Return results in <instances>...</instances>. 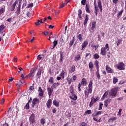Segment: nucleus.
Segmentation results:
<instances>
[{
  "label": "nucleus",
  "instance_id": "1",
  "mask_svg": "<svg viewBox=\"0 0 126 126\" xmlns=\"http://www.w3.org/2000/svg\"><path fill=\"white\" fill-rule=\"evenodd\" d=\"M97 4L98 6L96 4V0H94V13L97 16V14L98 12H99V9L100 11V12H102L103 10V6H102V1H101V0H98L97 1Z\"/></svg>",
  "mask_w": 126,
  "mask_h": 126
},
{
  "label": "nucleus",
  "instance_id": "2",
  "mask_svg": "<svg viewBox=\"0 0 126 126\" xmlns=\"http://www.w3.org/2000/svg\"><path fill=\"white\" fill-rule=\"evenodd\" d=\"M92 85H93V81L92 80H90L88 85V89L86 88L84 91L86 98H88L89 94H91V93H92V91L93 90V87Z\"/></svg>",
  "mask_w": 126,
  "mask_h": 126
},
{
  "label": "nucleus",
  "instance_id": "3",
  "mask_svg": "<svg viewBox=\"0 0 126 126\" xmlns=\"http://www.w3.org/2000/svg\"><path fill=\"white\" fill-rule=\"evenodd\" d=\"M37 70V67H35L32 68L30 73L26 76L24 78H30V77H33L35 75V72Z\"/></svg>",
  "mask_w": 126,
  "mask_h": 126
},
{
  "label": "nucleus",
  "instance_id": "4",
  "mask_svg": "<svg viewBox=\"0 0 126 126\" xmlns=\"http://www.w3.org/2000/svg\"><path fill=\"white\" fill-rule=\"evenodd\" d=\"M35 115L34 113H32L31 117L29 118V121H30V124L32 125V126H35V124H36V120H35Z\"/></svg>",
  "mask_w": 126,
  "mask_h": 126
},
{
  "label": "nucleus",
  "instance_id": "5",
  "mask_svg": "<svg viewBox=\"0 0 126 126\" xmlns=\"http://www.w3.org/2000/svg\"><path fill=\"white\" fill-rule=\"evenodd\" d=\"M117 92H118V88H114L112 89L109 92V95L111 96V98H115L116 95H117Z\"/></svg>",
  "mask_w": 126,
  "mask_h": 126
},
{
  "label": "nucleus",
  "instance_id": "6",
  "mask_svg": "<svg viewBox=\"0 0 126 126\" xmlns=\"http://www.w3.org/2000/svg\"><path fill=\"white\" fill-rule=\"evenodd\" d=\"M117 69L119 70H125L126 69V65L123 62L118 63L117 65Z\"/></svg>",
  "mask_w": 126,
  "mask_h": 126
},
{
  "label": "nucleus",
  "instance_id": "7",
  "mask_svg": "<svg viewBox=\"0 0 126 126\" xmlns=\"http://www.w3.org/2000/svg\"><path fill=\"white\" fill-rule=\"evenodd\" d=\"M39 103H40V100H39V99H38L37 98H33L32 101V108H34V107H35V105H37V104H39Z\"/></svg>",
  "mask_w": 126,
  "mask_h": 126
},
{
  "label": "nucleus",
  "instance_id": "8",
  "mask_svg": "<svg viewBox=\"0 0 126 126\" xmlns=\"http://www.w3.org/2000/svg\"><path fill=\"white\" fill-rule=\"evenodd\" d=\"M4 12H5V6L3 5L0 8V17L3 15Z\"/></svg>",
  "mask_w": 126,
  "mask_h": 126
},
{
  "label": "nucleus",
  "instance_id": "9",
  "mask_svg": "<svg viewBox=\"0 0 126 126\" xmlns=\"http://www.w3.org/2000/svg\"><path fill=\"white\" fill-rule=\"evenodd\" d=\"M106 67V70L108 73H113L114 72V70L112 69L109 65H107L105 66Z\"/></svg>",
  "mask_w": 126,
  "mask_h": 126
},
{
  "label": "nucleus",
  "instance_id": "10",
  "mask_svg": "<svg viewBox=\"0 0 126 126\" xmlns=\"http://www.w3.org/2000/svg\"><path fill=\"white\" fill-rule=\"evenodd\" d=\"M111 102H112V99L111 98L105 100L104 104L105 107L107 108L108 107V104H110Z\"/></svg>",
  "mask_w": 126,
  "mask_h": 126
},
{
  "label": "nucleus",
  "instance_id": "11",
  "mask_svg": "<svg viewBox=\"0 0 126 126\" xmlns=\"http://www.w3.org/2000/svg\"><path fill=\"white\" fill-rule=\"evenodd\" d=\"M96 29V22L94 21L92 22V26L91 28V32H94V30Z\"/></svg>",
  "mask_w": 126,
  "mask_h": 126
},
{
  "label": "nucleus",
  "instance_id": "12",
  "mask_svg": "<svg viewBox=\"0 0 126 126\" xmlns=\"http://www.w3.org/2000/svg\"><path fill=\"white\" fill-rule=\"evenodd\" d=\"M75 71V66L73 65L72 66H70L69 69V73H73Z\"/></svg>",
  "mask_w": 126,
  "mask_h": 126
},
{
  "label": "nucleus",
  "instance_id": "13",
  "mask_svg": "<svg viewBox=\"0 0 126 126\" xmlns=\"http://www.w3.org/2000/svg\"><path fill=\"white\" fill-rule=\"evenodd\" d=\"M47 107L48 109H50L52 107V99H49L46 103Z\"/></svg>",
  "mask_w": 126,
  "mask_h": 126
},
{
  "label": "nucleus",
  "instance_id": "14",
  "mask_svg": "<svg viewBox=\"0 0 126 126\" xmlns=\"http://www.w3.org/2000/svg\"><path fill=\"white\" fill-rule=\"evenodd\" d=\"M87 45H88V41H85L82 43L81 50L83 51L85 48H86V47H87Z\"/></svg>",
  "mask_w": 126,
  "mask_h": 126
},
{
  "label": "nucleus",
  "instance_id": "15",
  "mask_svg": "<svg viewBox=\"0 0 126 126\" xmlns=\"http://www.w3.org/2000/svg\"><path fill=\"white\" fill-rule=\"evenodd\" d=\"M88 19H89L88 15L86 14L85 20H84V25L85 28H86L87 22H88Z\"/></svg>",
  "mask_w": 126,
  "mask_h": 126
},
{
  "label": "nucleus",
  "instance_id": "16",
  "mask_svg": "<svg viewBox=\"0 0 126 126\" xmlns=\"http://www.w3.org/2000/svg\"><path fill=\"white\" fill-rule=\"evenodd\" d=\"M45 57H46V55L41 54L37 56V59L39 60H43V59H45Z\"/></svg>",
  "mask_w": 126,
  "mask_h": 126
},
{
  "label": "nucleus",
  "instance_id": "17",
  "mask_svg": "<svg viewBox=\"0 0 126 126\" xmlns=\"http://www.w3.org/2000/svg\"><path fill=\"white\" fill-rule=\"evenodd\" d=\"M54 92V90H53L52 88H47V92L48 93V95L50 97V96H51V95H52V94L53 93V92Z\"/></svg>",
  "mask_w": 126,
  "mask_h": 126
},
{
  "label": "nucleus",
  "instance_id": "18",
  "mask_svg": "<svg viewBox=\"0 0 126 126\" xmlns=\"http://www.w3.org/2000/svg\"><path fill=\"white\" fill-rule=\"evenodd\" d=\"M115 121H117V117L112 116L108 120V123H112L113 122H115Z\"/></svg>",
  "mask_w": 126,
  "mask_h": 126
},
{
  "label": "nucleus",
  "instance_id": "19",
  "mask_svg": "<svg viewBox=\"0 0 126 126\" xmlns=\"http://www.w3.org/2000/svg\"><path fill=\"white\" fill-rule=\"evenodd\" d=\"M17 4V0H16L13 4L12 5V6H11V8H10V10L11 11H13V10H14V9H15V7L16 6V4Z\"/></svg>",
  "mask_w": 126,
  "mask_h": 126
},
{
  "label": "nucleus",
  "instance_id": "20",
  "mask_svg": "<svg viewBox=\"0 0 126 126\" xmlns=\"http://www.w3.org/2000/svg\"><path fill=\"white\" fill-rule=\"evenodd\" d=\"M63 61V52H60V59L59 60L60 63H62Z\"/></svg>",
  "mask_w": 126,
  "mask_h": 126
},
{
  "label": "nucleus",
  "instance_id": "21",
  "mask_svg": "<svg viewBox=\"0 0 126 126\" xmlns=\"http://www.w3.org/2000/svg\"><path fill=\"white\" fill-rule=\"evenodd\" d=\"M108 94H109V92L108 91L105 92L101 98V100L102 101L103 100H105V99L107 98V96H108Z\"/></svg>",
  "mask_w": 126,
  "mask_h": 126
},
{
  "label": "nucleus",
  "instance_id": "22",
  "mask_svg": "<svg viewBox=\"0 0 126 126\" xmlns=\"http://www.w3.org/2000/svg\"><path fill=\"white\" fill-rule=\"evenodd\" d=\"M100 51V55H102V56L106 55V50H105V48L102 47Z\"/></svg>",
  "mask_w": 126,
  "mask_h": 126
},
{
  "label": "nucleus",
  "instance_id": "23",
  "mask_svg": "<svg viewBox=\"0 0 126 126\" xmlns=\"http://www.w3.org/2000/svg\"><path fill=\"white\" fill-rule=\"evenodd\" d=\"M95 73L97 79H101V75H100V73L99 72V69H96V70L95 71Z\"/></svg>",
  "mask_w": 126,
  "mask_h": 126
},
{
  "label": "nucleus",
  "instance_id": "24",
  "mask_svg": "<svg viewBox=\"0 0 126 126\" xmlns=\"http://www.w3.org/2000/svg\"><path fill=\"white\" fill-rule=\"evenodd\" d=\"M70 98L72 99V100H76L77 99V96L74 94H71V95H70Z\"/></svg>",
  "mask_w": 126,
  "mask_h": 126
},
{
  "label": "nucleus",
  "instance_id": "25",
  "mask_svg": "<svg viewBox=\"0 0 126 126\" xmlns=\"http://www.w3.org/2000/svg\"><path fill=\"white\" fill-rule=\"evenodd\" d=\"M53 105H54L55 107H59L60 106V102L55 99L53 100Z\"/></svg>",
  "mask_w": 126,
  "mask_h": 126
},
{
  "label": "nucleus",
  "instance_id": "26",
  "mask_svg": "<svg viewBox=\"0 0 126 126\" xmlns=\"http://www.w3.org/2000/svg\"><path fill=\"white\" fill-rule=\"evenodd\" d=\"M81 59V57H80V55H77L75 57L74 61H75V62H78V61H80Z\"/></svg>",
  "mask_w": 126,
  "mask_h": 126
},
{
  "label": "nucleus",
  "instance_id": "27",
  "mask_svg": "<svg viewBox=\"0 0 126 126\" xmlns=\"http://www.w3.org/2000/svg\"><path fill=\"white\" fill-rule=\"evenodd\" d=\"M57 45H58V40H55L53 42V47L50 49H51V50H53V49H55V47L57 46Z\"/></svg>",
  "mask_w": 126,
  "mask_h": 126
},
{
  "label": "nucleus",
  "instance_id": "28",
  "mask_svg": "<svg viewBox=\"0 0 126 126\" xmlns=\"http://www.w3.org/2000/svg\"><path fill=\"white\" fill-rule=\"evenodd\" d=\"M42 73V70L41 69H38L37 70V72L36 73V75L38 76V78L40 77L41 76V74Z\"/></svg>",
  "mask_w": 126,
  "mask_h": 126
},
{
  "label": "nucleus",
  "instance_id": "29",
  "mask_svg": "<svg viewBox=\"0 0 126 126\" xmlns=\"http://www.w3.org/2000/svg\"><path fill=\"white\" fill-rule=\"evenodd\" d=\"M86 11L87 13H90L91 11L89 9V5L88 4H86Z\"/></svg>",
  "mask_w": 126,
  "mask_h": 126
},
{
  "label": "nucleus",
  "instance_id": "30",
  "mask_svg": "<svg viewBox=\"0 0 126 126\" xmlns=\"http://www.w3.org/2000/svg\"><path fill=\"white\" fill-rule=\"evenodd\" d=\"M36 25V26H38V25H40V24L43 23V21H42V19L40 20H37L36 22L34 23Z\"/></svg>",
  "mask_w": 126,
  "mask_h": 126
},
{
  "label": "nucleus",
  "instance_id": "31",
  "mask_svg": "<svg viewBox=\"0 0 126 126\" xmlns=\"http://www.w3.org/2000/svg\"><path fill=\"white\" fill-rule=\"evenodd\" d=\"M101 114H102V111H97L95 114H93L92 117H97V116H99Z\"/></svg>",
  "mask_w": 126,
  "mask_h": 126
},
{
  "label": "nucleus",
  "instance_id": "32",
  "mask_svg": "<svg viewBox=\"0 0 126 126\" xmlns=\"http://www.w3.org/2000/svg\"><path fill=\"white\" fill-rule=\"evenodd\" d=\"M5 28V26L4 25H1L0 26V33H2L3 30Z\"/></svg>",
  "mask_w": 126,
  "mask_h": 126
},
{
  "label": "nucleus",
  "instance_id": "33",
  "mask_svg": "<svg viewBox=\"0 0 126 126\" xmlns=\"http://www.w3.org/2000/svg\"><path fill=\"white\" fill-rule=\"evenodd\" d=\"M94 65L96 67V69H99V62L98 61H94Z\"/></svg>",
  "mask_w": 126,
  "mask_h": 126
},
{
  "label": "nucleus",
  "instance_id": "34",
  "mask_svg": "<svg viewBox=\"0 0 126 126\" xmlns=\"http://www.w3.org/2000/svg\"><path fill=\"white\" fill-rule=\"evenodd\" d=\"M124 12V9H121V11L117 14V17L120 18V17L122 16V14H123V12Z\"/></svg>",
  "mask_w": 126,
  "mask_h": 126
},
{
  "label": "nucleus",
  "instance_id": "35",
  "mask_svg": "<svg viewBox=\"0 0 126 126\" xmlns=\"http://www.w3.org/2000/svg\"><path fill=\"white\" fill-rule=\"evenodd\" d=\"M59 85H60V83H53V84L52 86V88H57V87L59 86Z\"/></svg>",
  "mask_w": 126,
  "mask_h": 126
},
{
  "label": "nucleus",
  "instance_id": "36",
  "mask_svg": "<svg viewBox=\"0 0 126 126\" xmlns=\"http://www.w3.org/2000/svg\"><path fill=\"white\" fill-rule=\"evenodd\" d=\"M48 82L51 84H54V78L53 77H50Z\"/></svg>",
  "mask_w": 126,
  "mask_h": 126
},
{
  "label": "nucleus",
  "instance_id": "37",
  "mask_svg": "<svg viewBox=\"0 0 126 126\" xmlns=\"http://www.w3.org/2000/svg\"><path fill=\"white\" fill-rule=\"evenodd\" d=\"M40 124L42 125V126H44L45 124H46V120L45 119L42 118L40 119Z\"/></svg>",
  "mask_w": 126,
  "mask_h": 126
},
{
  "label": "nucleus",
  "instance_id": "38",
  "mask_svg": "<svg viewBox=\"0 0 126 126\" xmlns=\"http://www.w3.org/2000/svg\"><path fill=\"white\" fill-rule=\"evenodd\" d=\"M81 14H82V11L80 10V9L78 10V15L79 16V18H82V17L81 16Z\"/></svg>",
  "mask_w": 126,
  "mask_h": 126
},
{
  "label": "nucleus",
  "instance_id": "39",
  "mask_svg": "<svg viewBox=\"0 0 126 126\" xmlns=\"http://www.w3.org/2000/svg\"><path fill=\"white\" fill-rule=\"evenodd\" d=\"M82 84L83 86H84V85H86L87 84L86 79L83 78L82 79Z\"/></svg>",
  "mask_w": 126,
  "mask_h": 126
},
{
  "label": "nucleus",
  "instance_id": "40",
  "mask_svg": "<svg viewBox=\"0 0 126 126\" xmlns=\"http://www.w3.org/2000/svg\"><path fill=\"white\" fill-rule=\"evenodd\" d=\"M93 56H94V60H98V59H99V58H100L99 54H98L97 53L94 54Z\"/></svg>",
  "mask_w": 126,
  "mask_h": 126
},
{
  "label": "nucleus",
  "instance_id": "41",
  "mask_svg": "<svg viewBox=\"0 0 126 126\" xmlns=\"http://www.w3.org/2000/svg\"><path fill=\"white\" fill-rule=\"evenodd\" d=\"M118 81H119V79H118L117 77H113V84H116V83H117V82H118Z\"/></svg>",
  "mask_w": 126,
  "mask_h": 126
},
{
  "label": "nucleus",
  "instance_id": "42",
  "mask_svg": "<svg viewBox=\"0 0 126 126\" xmlns=\"http://www.w3.org/2000/svg\"><path fill=\"white\" fill-rule=\"evenodd\" d=\"M64 71L62 70L61 73L60 74V76H61L62 78H64Z\"/></svg>",
  "mask_w": 126,
  "mask_h": 126
},
{
  "label": "nucleus",
  "instance_id": "43",
  "mask_svg": "<svg viewBox=\"0 0 126 126\" xmlns=\"http://www.w3.org/2000/svg\"><path fill=\"white\" fill-rule=\"evenodd\" d=\"M21 7V3H19L18 6L17 7V12H18V13H19V12H20V8Z\"/></svg>",
  "mask_w": 126,
  "mask_h": 126
},
{
  "label": "nucleus",
  "instance_id": "44",
  "mask_svg": "<svg viewBox=\"0 0 126 126\" xmlns=\"http://www.w3.org/2000/svg\"><path fill=\"white\" fill-rule=\"evenodd\" d=\"M70 93L71 94H74V90H73V87L71 86L70 87V90H69Z\"/></svg>",
  "mask_w": 126,
  "mask_h": 126
},
{
  "label": "nucleus",
  "instance_id": "45",
  "mask_svg": "<svg viewBox=\"0 0 126 126\" xmlns=\"http://www.w3.org/2000/svg\"><path fill=\"white\" fill-rule=\"evenodd\" d=\"M77 38H78V39L79 40V41H82V39H83V38H82V34H79L77 36Z\"/></svg>",
  "mask_w": 126,
  "mask_h": 126
},
{
  "label": "nucleus",
  "instance_id": "46",
  "mask_svg": "<svg viewBox=\"0 0 126 126\" xmlns=\"http://www.w3.org/2000/svg\"><path fill=\"white\" fill-rule=\"evenodd\" d=\"M89 68H91V69H92L94 67L93 63L92 62H90L89 64Z\"/></svg>",
  "mask_w": 126,
  "mask_h": 126
},
{
  "label": "nucleus",
  "instance_id": "47",
  "mask_svg": "<svg viewBox=\"0 0 126 126\" xmlns=\"http://www.w3.org/2000/svg\"><path fill=\"white\" fill-rule=\"evenodd\" d=\"M74 37H73V39L71 40L69 42V46H71L72 45H73V43H74Z\"/></svg>",
  "mask_w": 126,
  "mask_h": 126
},
{
  "label": "nucleus",
  "instance_id": "48",
  "mask_svg": "<svg viewBox=\"0 0 126 126\" xmlns=\"http://www.w3.org/2000/svg\"><path fill=\"white\" fill-rule=\"evenodd\" d=\"M105 48V50L106 51H109L110 50V47H109V44H106L105 45V47H103Z\"/></svg>",
  "mask_w": 126,
  "mask_h": 126
},
{
  "label": "nucleus",
  "instance_id": "49",
  "mask_svg": "<svg viewBox=\"0 0 126 126\" xmlns=\"http://www.w3.org/2000/svg\"><path fill=\"white\" fill-rule=\"evenodd\" d=\"M68 2H69V0L66 3H63L62 4H61L59 8H63V6H64V4H67V3H68Z\"/></svg>",
  "mask_w": 126,
  "mask_h": 126
},
{
  "label": "nucleus",
  "instance_id": "50",
  "mask_svg": "<svg viewBox=\"0 0 126 126\" xmlns=\"http://www.w3.org/2000/svg\"><path fill=\"white\" fill-rule=\"evenodd\" d=\"M29 105H30V103H29V102H28L25 106L24 109L28 110V109H29Z\"/></svg>",
  "mask_w": 126,
  "mask_h": 126
},
{
  "label": "nucleus",
  "instance_id": "51",
  "mask_svg": "<svg viewBox=\"0 0 126 126\" xmlns=\"http://www.w3.org/2000/svg\"><path fill=\"white\" fill-rule=\"evenodd\" d=\"M102 107H103V103L100 102L99 103V107H98V110H102Z\"/></svg>",
  "mask_w": 126,
  "mask_h": 126
},
{
  "label": "nucleus",
  "instance_id": "52",
  "mask_svg": "<svg viewBox=\"0 0 126 126\" xmlns=\"http://www.w3.org/2000/svg\"><path fill=\"white\" fill-rule=\"evenodd\" d=\"M91 102L94 104V103L96 102V99L94 97H92Z\"/></svg>",
  "mask_w": 126,
  "mask_h": 126
},
{
  "label": "nucleus",
  "instance_id": "53",
  "mask_svg": "<svg viewBox=\"0 0 126 126\" xmlns=\"http://www.w3.org/2000/svg\"><path fill=\"white\" fill-rule=\"evenodd\" d=\"M80 126H87V124H86V123L83 122L80 124Z\"/></svg>",
  "mask_w": 126,
  "mask_h": 126
},
{
  "label": "nucleus",
  "instance_id": "54",
  "mask_svg": "<svg viewBox=\"0 0 126 126\" xmlns=\"http://www.w3.org/2000/svg\"><path fill=\"white\" fill-rule=\"evenodd\" d=\"M85 114H88V115H90V114H92V111L90 110H87L85 112Z\"/></svg>",
  "mask_w": 126,
  "mask_h": 126
},
{
  "label": "nucleus",
  "instance_id": "55",
  "mask_svg": "<svg viewBox=\"0 0 126 126\" xmlns=\"http://www.w3.org/2000/svg\"><path fill=\"white\" fill-rule=\"evenodd\" d=\"M76 78H77L76 76H75V75L73 76L72 78V82H74V81H75L76 80Z\"/></svg>",
  "mask_w": 126,
  "mask_h": 126
},
{
  "label": "nucleus",
  "instance_id": "56",
  "mask_svg": "<svg viewBox=\"0 0 126 126\" xmlns=\"http://www.w3.org/2000/svg\"><path fill=\"white\" fill-rule=\"evenodd\" d=\"M122 111H123V110L122 109H119V111L118 113V116H122Z\"/></svg>",
  "mask_w": 126,
  "mask_h": 126
},
{
  "label": "nucleus",
  "instance_id": "57",
  "mask_svg": "<svg viewBox=\"0 0 126 126\" xmlns=\"http://www.w3.org/2000/svg\"><path fill=\"white\" fill-rule=\"evenodd\" d=\"M122 39H118V43H117V46H119L122 44Z\"/></svg>",
  "mask_w": 126,
  "mask_h": 126
},
{
  "label": "nucleus",
  "instance_id": "58",
  "mask_svg": "<svg viewBox=\"0 0 126 126\" xmlns=\"http://www.w3.org/2000/svg\"><path fill=\"white\" fill-rule=\"evenodd\" d=\"M81 3L83 5H85V3H86V0H82Z\"/></svg>",
  "mask_w": 126,
  "mask_h": 126
},
{
  "label": "nucleus",
  "instance_id": "59",
  "mask_svg": "<svg viewBox=\"0 0 126 126\" xmlns=\"http://www.w3.org/2000/svg\"><path fill=\"white\" fill-rule=\"evenodd\" d=\"M38 95H39L40 97H43V96H44V92L39 93Z\"/></svg>",
  "mask_w": 126,
  "mask_h": 126
},
{
  "label": "nucleus",
  "instance_id": "60",
  "mask_svg": "<svg viewBox=\"0 0 126 126\" xmlns=\"http://www.w3.org/2000/svg\"><path fill=\"white\" fill-rule=\"evenodd\" d=\"M27 3V2H26V0H25V2H24L23 4L22 8H23V7H25L26 6Z\"/></svg>",
  "mask_w": 126,
  "mask_h": 126
},
{
  "label": "nucleus",
  "instance_id": "61",
  "mask_svg": "<svg viewBox=\"0 0 126 126\" xmlns=\"http://www.w3.org/2000/svg\"><path fill=\"white\" fill-rule=\"evenodd\" d=\"M93 47L95 48V51H96V50L99 48V44L97 45H94Z\"/></svg>",
  "mask_w": 126,
  "mask_h": 126
},
{
  "label": "nucleus",
  "instance_id": "62",
  "mask_svg": "<svg viewBox=\"0 0 126 126\" xmlns=\"http://www.w3.org/2000/svg\"><path fill=\"white\" fill-rule=\"evenodd\" d=\"M33 6V3H31L29 4L28 6L27 7L28 8H29V7H32Z\"/></svg>",
  "mask_w": 126,
  "mask_h": 126
},
{
  "label": "nucleus",
  "instance_id": "63",
  "mask_svg": "<svg viewBox=\"0 0 126 126\" xmlns=\"http://www.w3.org/2000/svg\"><path fill=\"white\" fill-rule=\"evenodd\" d=\"M89 56V58H91V54H90V53L86 54V58H87V57H88Z\"/></svg>",
  "mask_w": 126,
  "mask_h": 126
},
{
  "label": "nucleus",
  "instance_id": "64",
  "mask_svg": "<svg viewBox=\"0 0 126 126\" xmlns=\"http://www.w3.org/2000/svg\"><path fill=\"white\" fill-rule=\"evenodd\" d=\"M38 91L39 92H44V91H43V90L42 89V88L41 87H39Z\"/></svg>",
  "mask_w": 126,
  "mask_h": 126
}]
</instances>
